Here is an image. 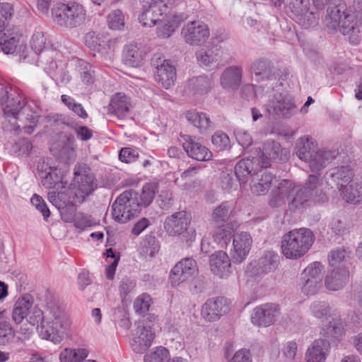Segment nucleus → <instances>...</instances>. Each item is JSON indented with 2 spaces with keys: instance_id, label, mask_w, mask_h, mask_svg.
I'll list each match as a JSON object with an SVG mask.
<instances>
[{
  "instance_id": "1",
  "label": "nucleus",
  "mask_w": 362,
  "mask_h": 362,
  "mask_svg": "<svg viewBox=\"0 0 362 362\" xmlns=\"http://www.w3.org/2000/svg\"><path fill=\"white\" fill-rule=\"evenodd\" d=\"M12 318L16 324L23 320L32 325L41 323L40 335L46 339L59 344L67 337L70 333L72 322L57 303L51 301L47 304L45 314L34 304V298L30 294H23L16 300Z\"/></svg>"
},
{
  "instance_id": "2",
  "label": "nucleus",
  "mask_w": 362,
  "mask_h": 362,
  "mask_svg": "<svg viewBox=\"0 0 362 362\" xmlns=\"http://www.w3.org/2000/svg\"><path fill=\"white\" fill-rule=\"evenodd\" d=\"M94 177L85 164H79L74 169V180L71 187L57 192L48 193L49 201L60 211L62 218L67 223L74 220L76 205L82 203L95 189Z\"/></svg>"
},
{
  "instance_id": "3",
  "label": "nucleus",
  "mask_w": 362,
  "mask_h": 362,
  "mask_svg": "<svg viewBox=\"0 0 362 362\" xmlns=\"http://www.w3.org/2000/svg\"><path fill=\"white\" fill-rule=\"evenodd\" d=\"M323 179L311 175L306 182V187L295 186L288 180H281L271 195L269 204L273 207H278L286 202L291 209L303 207L310 199L324 202L327 199L324 193Z\"/></svg>"
},
{
  "instance_id": "4",
  "label": "nucleus",
  "mask_w": 362,
  "mask_h": 362,
  "mask_svg": "<svg viewBox=\"0 0 362 362\" xmlns=\"http://www.w3.org/2000/svg\"><path fill=\"white\" fill-rule=\"evenodd\" d=\"M5 100V104L2 103L4 115L7 117H12L19 119L20 122L26 120L22 125L18 124V128L21 127L27 134H31L38 122L39 113L33 110L30 105H27L25 100L19 94L8 95V88L0 85V100L2 103Z\"/></svg>"
},
{
  "instance_id": "5",
  "label": "nucleus",
  "mask_w": 362,
  "mask_h": 362,
  "mask_svg": "<svg viewBox=\"0 0 362 362\" xmlns=\"http://www.w3.org/2000/svg\"><path fill=\"white\" fill-rule=\"evenodd\" d=\"M362 15L359 11L346 9L344 4L329 7L325 22L328 28L339 30L344 35H349V41L353 45L361 42L359 36Z\"/></svg>"
},
{
  "instance_id": "6",
  "label": "nucleus",
  "mask_w": 362,
  "mask_h": 362,
  "mask_svg": "<svg viewBox=\"0 0 362 362\" xmlns=\"http://www.w3.org/2000/svg\"><path fill=\"white\" fill-rule=\"evenodd\" d=\"M46 42V37L41 31H36L32 36L30 46L38 55L37 65L42 67L54 80L68 83L71 79V76L65 71V64L53 60L56 52L47 49Z\"/></svg>"
},
{
  "instance_id": "7",
  "label": "nucleus",
  "mask_w": 362,
  "mask_h": 362,
  "mask_svg": "<svg viewBox=\"0 0 362 362\" xmlns=\"http://www.w3.org/2000/svg\"><path fill=\"white\" fill-rule=\"evenodd\" d=\"M314 241L315 235L310 229H293L283 236L281 252L287 259H298L308 252Z\"/></svg>"
},
{
  "instance_id": "8",
  "label": "nucleus",
  "mask_w": 362,
  "mask_h": 362,
  "mask_svg": "<svg viewBox=\"0 0 362 362\" xmlns=\"http://www.w3.org/2000/svg\"><path fill=\"white\" fill-rule=\"evenodd\" d=\"M290 0L288 9L292 19L303 29H310L318 24L320 14L317 9L325 6L329 0Z\"/></svg>"
},
{
  "instance_id": "9",
  "label": "nucleus",
  "mask_w": 362,
  "mask_h": 362,
  "mask_svg": "<svg viewBox=\"0 0 362 362\" xmlns=\"http://www.w3.org/2000/svg\"><path fill=\"white\" fill-rule=\"evenodd\" d=\"M298 157L308 163L310 170L317 172L325 168L334 158V153L325 150H315V144L308 137H301L297 144Z\"/></svg>"
},
{
  "instance_id": "10",
  "label": "nucleus",
  "mask_w": 362,
  "mask_h": 362,
  "mask_svg": "<svg viewBox=\"0 0 362 362\" xmlns=\"http://www.w3.org/2000/svg\"><path fill=\"white\" fill-rule=\"evenodd\" d=\"M142 8L139 21L144 27H153L161 18L178 5L176 0H140Z\"/></svg>"
},
{
  "instance_id": "11",
  "label": "nucleus",
  "mask_w": 362,
  "mask_h": 362,
  "mask_svg": "<svg viewBox=\"0 0 362 362\" xmlns=\"http://www.w3.org/2000/svg\"><path fill=\"white\" fill-rule=\"evenodd\" d=\"M141 211L139 203V194L132 190L122 193L112 206L113 219L121 223H125L137 216Z\"/></svg>"
},
{
  "instance_id": "12",
  "label": "nucleus",
  "mask_w": 362,
  "mask_h": 362,
  "mask_svg": "<svg viewBox=\"0 0 362 362\" xmlns=\"http://www.w3.org/2000/svg\"><path fill=\"white\" fill-rule=\"evenodd\" d=\"M86 16V11L84 7L76 2L59 4L52 9L54 22L65 28L79 26L84 22Z\"/></svg>"
},
{
  "instance_id": "13",
  "label": "nucleus",
  "mask_w": 362,
  "mask_h": 362,
  "mask_svg": "<svg viewBox=\"0 0 362 362\" xmlns=\"http://www.w3.org/2000/svg\"><path fill=\"white\" fill-rule=\"evenodd\" d=\"M13 15V7L8 3L0 4V50L13 53L19 42L18 35L9 33L8 22Z\"/></svg>"
},
{
  "instance_id": "14",
  "label": "nucleus",
  "mask_w": 362,
  "mask_h": 362,
  "mask_svg": "<svg viewBox=\"0 0 362 362\" xmlns=\"http://www.w3.org/2000/svg\"><path fill=\"white\" fill-rule=\"evenodd\" d=\"M296 108L293 98L286 93H275L264 105L265 113L272 118H289Z\"/></svg>"
},
{
  "instance_id": "15",
  "label": "nucleus",
  "mask_w": 362,
  "mask_h": 362,
  "mask_svg": "<svg viewBox=\"0 0 362 362\" xmlns=\"http://www.w3.org/2000/svg\"><path fill=\"white\" fill-rule=\"evenodd\" d=\"M323 266L318 262L310 263L302 272L298 287L303 295H315L322 288Z\"/></svg>"
},
{
  "instance_id": "16",
  "label": "nucleus",
  "mask_w": 362,
  "mask_h": 362,
  "mask_svg": "<svg viewBox=\"0 0 362 362\" xmlns=\"http://www.w3.org/2000/svg\"><path fill=\"white\" fill-rule=\"evenodd\" d=\"M190 221V215L185 211H180L166 218L164 223V228L166 233L171 236L179 235L187 231L189 235L187 241H194L196 232L194 229L188 230Z\"/></svg>"
},
{
  "instance_id": "17",
  "label": "nucleus",
  "mask_w": 362,
  "mask_h": 362,
  "mask_svg": "<svg viewBox=\"0 0 362 362\" xmlns=\"http://www.w3.org/2000/svg\"><path fill=\"white\" fill-rule=\"evenodd\" d=\"M181 35L185 42L190 45H200L210 36L208 25L202 21H189L184 25Z\"/></svg>"
},
{
  "instance_id": "18",
  "label": "nucleus",
  "mask_w": 362,
  "mask_h": 362,
  "mask_svg": "<svg viewBox=\"0 0 362 362\" xmlns=\"http://www.w3.org/2000/svg\"><path fill=\"white\" fill-rule=\"evenodd\" d=\"M154 338L155 333L151 327L144 323H139L132 332L130 346L134 352L142 354L151 346Z\"/></svg>"
},
{
  "instance_id": "19",
  "label": "nucleus",
  "mask_w": 362,
  "mask_h": 362,
  "mask_svg": "<svg viewBox=\"0 0 362 362\" xmlns=\"http://www.w3.org/2000/svg\"><path fill=\"white\" fill-rule=\"evenodd\" d=\"M198 272L196 261L192 258H184L171 269L170 280L173 286L190 280Z\"/></svg>"
},
{
  "instance_id": "20",
  "label": "nucleus",
  "mask_w": 362,
  "mask_h": 362,
  "mask_svg": "<svg viewBox=\"0 0 362 362\" xmlns=\"http://www.w3.org/2000/svg\"><path fill=\"white\" fill-rule=\"evenodd\" d=\"M281 309L275 303H265L256 307L251 315L253 325L267 327L273 325L279 318Z\"/></svg>"
},
{
  "instance_id": "21",
  "label": "nucleus",
  "mask_w": 362,
  "mask_h": 362,
  "mask_svg": "<svg viewBox=\"0 0 362 362\" xmlns=\"http://www.w3.org/2000/svg\"><path fill=\"white\" fill-rule=\"evenodd\" d=\"M252 243V238L248 232L241 231L233 235L230 253L235 263H241L245 260L251 250Z\"/></svg>"
},
{
  "instance_id": "22",
  "label": "nucleus",
  "mask_w": 362,
  "mask_h": 362,
  "mask_svg": "<svg viewBox=\"0 0 362 362\" xmlns=\"http://www.w3.org/2000/svg\"><path fill=\"white\" fill-rule=\"evenodd\" d=\"M37 169L42 183L45 187L57 190L66 187L67 182L63 180L62 173L59 169L49 166L45 162L39 163Z\"/></svg>"
},
{
  "instance_id": "23",
  "label": "nucleus",
  "mask_w": 362,
  "mask_h": 362,
  "mask_svg": "<svg viewBox=\"0 0 362 362\" xmlns=\"http://www.w3.org/2000/svg\"><path fill=\"white\" fill-rule=\"evenodd\" d=\"M261 167L268 168L271 163L275 160H282L287 158L288 152L283 148L280 144L274 140H267L263 144L262 152L258 153Z\"/></svg>"
},
{
  "instance_id": "24",
  "label": "nucleus",
  "mask_w": 362,
  "mask_h": 362,
  "mask_svg": "<svg viewBox=\"0 0 362 362\" xmlns=\"http://www.w3.org/2000/svg\"><path fill=\"white\" fill-rule=\"evenodd\" d=\"M228 310L227 299L220 297L207 300L202 306L201 317L206 322H215Z\"/></svg>"
},
{
  "instance_id": "25",
  "label": "nucleus",
  "mask_w": 362,
  "mask_h": 362,
  "mask_svg": "<svg viewBox=\"0 0 362 362\" xmlns=\"http://www.w3.org/2000/svg\"><path fill=\"white\" fill-rule=\"evenodd\" d=\"M84 42L88 47L101 54L105 58H110L112 50L110 39L107 35L89 32L85 35Z\"/></svg>"
},
{
  "instance_id": "26",
  "label": "nucleus",
  "mask_w": 362,
  "mask_h": 362,
  "mask_svg": "<svg viewBox=\"0 0 362 362\" xmlns=\"http://www.w3.org/2000/svg\"><path fill=\"white\" fill-rule=\"evenodd\" d=\"M185 18V14L177 13L171 10L167 15L161 18V20L158 23L157 36L163 39L170 37Z\"/></svg>"
},
{
  "instance_id": "27",
  "label": "nucleus",
  "mask_w": 362,
  "mask_h": 362,
  "mask_svg": "<svg viewBox=\"0 0 362 362\" xmlns=\"http://www.w3.org/2000/svg\"><path fill=\"white\" fill-rule=\"evenodd\" d=\"M243 76L241 66H230L226 67L221 74L220 85L227 90H236L239 88Z\"/></svg>"
},
{
  "instance_id": "28",
  "label": "nucleus",
  "mask_w": 362,
  "mask_h": 362,
  "mask_svg": "<svg viewBox=\"0 0 362 362\" xmlns=\"http://www.w3.org/2000/svg\"><path fill=\"white\" fill-rule=\"evenodd\" d=\"M209 265L211 272L220 278H227L231 272L230 259L222 250L216 251L210 256Z\"/></svg>"
},
{
  "instance_id": "29",
  "label": "nucleus",
  "mask_w": 362,
  "mask_h": 362,
  "mask_svg": "<svg viewBox=\"0 0 362 362\" xmlns=\"http://www.w3.org/2000/svg\"><path fill=\"white\" fill-rule=\"evenodd\" d=\"M261 167L260 160L255 157L239 160L235 166V174L240 184H245L250 176L256 174Z\"/></svg>"
},
{
  "instance_id": "30",
  "label": "nucleus",
  "mask_w": 362,
  "mask_h": 362,
  "mask_svg": "<svg viewBox=\"0 0 362 362\" xmlns=\"http://www.w3.org/2000/svg\"><path fill=\"white\" fill-rule=\"evenodd\" d=\"M156 79L163 88L168 89L175 85L177 72L175 66L170 60L164 59L157 65Z\"/></svg>"
},
{
  "instance_id": "31",
  "label": "nucleus",
  "mask_w": 362,
  "mask_h": 362,
  "mask_svg": "<svg viewBox=\"0 0 362 362\" xmlns=\"http://www.w3.org/2000/svg\"><path fill=\"white\" fill-rule=\"evenodd\" d=\"M184 139L182 146L189 157L199 161L211 159L212 153L205 146L195 141L191 136H185Z\"/></svg>"
},
{
  "instance_id": "32",
  "label": "nucleus",
  "mask_w": 362,
  "mask_h": 362,
  "mask_svg": "<svg viewBox=\"0 0 362 362\" xmlns=\"http://www.w3.org/2000/svg\"><path fill=\"white\" fill-rule=\"evenodd\" d=\"M329 353V341L319 339L315 340L305 353L306 362H325Z\"/></svg>"
},
{
  "instance_id": "33",
  "label": "nucleus",
  "mask_w": 362,
  "mask_h": 362,
  "mask_svg": "<svg viewBox=\"0 0 362 362\" xmlns=\"http://www.w3.org/2000/svg\"><path fill=\"white\" fill-rule=\"evenodd\" d=\"M339 192L346 203L358 204L362 202V177H356L345 187H339Z\"/></svg>"
},
{
  "instance_id": "34",
  "label": "nucleus",
  "mask_w": 362,
  "mask_h": 362,
  "mask_svg": "<svg viewBox=\"0 0 362 362\" xmlns=\"http://www.w3.org/2000/svg\"><path fill=\"white\" fill-rule=\"evenodd\" d=\"M214 86L211 76L202 75L189 78L187 83L186 91L192 95H204L208 93Z\"/></svg>"
},
{
  "instance_id": "35",
  "label": "nucleus",
  "mask_w": 362,
  "mask_h": 362,
  "mask_svg": "<svg viewBox=\"0 0 362 362\" xmlns=\"http://www.w3.org/2000/svg\"><path fill=\"white\" fill-rule=\"evenodd\" d=\"M250 72L257 83L269 80L273 75L271 62L266 59L255 60L250 65Z\"/></svg>"
},
{
  "instance_id": "36",
  "label": "nucleus",
  "mask_w": 362,
  "mask_h": 362,
  "mask_svg": "<svg viewBox=\"0 0 362 362\" xmlns=\"http://www.w3.org/2000/svg\"><path fill=\"white\" fill-rule=\"evenodd\" d=\"M146 51L141 45L129 44L127 45L124 50V61L126 64L138 67L144 64Z\"/></svg>"
},
{
  "instance_id": "37",
  "label": "nucleus",
  "mask_w": 362,
  "mask_h": 362,
  "mask_svg": "<svg viewBox=\"0 0 362 362\" xmlns=\"http://www.w3.org/2000/svg\"><path fill=\"white\" fill-rule=\"evenodd\" d=\"M349 280V272L346 268L340 267L339 271L332 269L325 278V284L327 289L338 291L341 289Z\"/></svg>"
},
{
  "instance_id": "38",
  "label": "nucleus",
  "mask_w": 362,
  "mask_h": 362,
  "mask_svg": "<svg viewBox=\"0 0 362 362\" xmlns=\"http://www.w3.org/2000/svg\"><path fill=\"white\" fill-rule=\"evenodd\" d=\"M238 227V224L232 221L218 226L213 235L214 241L221 247H227L231 238H233V235L235 234L234 231Z\"/></svg>"
},
{
  "instance_id": "39",
  "label": "nucleus",
  "mask_w": 362,
  "mask_h": 362,
  "mask_svg": "<svg viewBox=\"0 0 362 362\" xmlns=\"http://www.w3.org/2000/svg\"><path fill=\"white\" fill-rule=\"evenodd\" d=\"M110 106L112 112L118 118L123 119L127 116L131 104L129 99L124 93H118L112 98Z\"/></svg>"
},
{
  "instance_id": "40",
  "label": "nucleus",
  "mask_w": 362,
  "mask_h": 362,
  "mask_svg": "<svg viewBox=\"0 0 362 362\" xmlns=\"http://www.w3.org/2000/svg\"><path fill=\"white\" fill-rule=\"evenodd\" d=\"M185 117L187 121L202 133L209 129L211 126V121L209 116L196 110H188Z\"/></svg>"
},
{
  "instance_id": "41",
  "label": "nucleus",
  "mask_w": 362,
  "mask_h": 362,
  "mask_svg": "<svg viewBox=\"0 0 362 362\" xmlns=\"http://www.w3.org/2000/svg\"><path fill=\"white\" fill-rule=\"evenodd\" d=\"M274 177L267 171L262 172L260 175L253 179L251 182V191L256 195L265 194L271 187Z\"/></svg>"
},
{
  "instance_id": "42",
  "label": "nucleus",
  "mask_w": 362,
  "mask_h": 362,
  "mask_svg": "<svg viewBox=\"0 0 362 362\" xmlns=\"http://www.w3.org/2000/svg\"><path fill=\"white\" fill-rule=\"evenodd\" d=\"M345 323L341 319L333 320L326 327L322 328L321 334L327 341L339 339L345 334Z\"/></svg>"
},
{
  "instance_id": "43",
  "label": "nucleus",
  "mask_w": 362,
  "mask_h": 362,
  "mask_svg": "<svg viewBox=\"0 0 362 362\" xmlns=\"http://www.w3.org/2000/svg\"><path fill=\"white\" fill-rule=\"evenodd\" d=\"M233 204L230 202H222L216 206L211 214V221L214 225H223L226 223L233 211Z\"/></svg>"
},
{
  "instance_id": "44",
  "label": "nucleus",
  "mask_w": 362,
  "mask_h": 362,
  "mask_svg": "<svg viewBox=\"0 0 362 362\" xmlns=\"http://www.w3.org/2000/svg\"><path fill=\"white\" fill-rule=\"evenodd\" d=\"M329 176L335 182L338 190L339 187H345L354 181V172L347 166H341L332 169Z\"/></svg>"
},
{
  "instance_id": "45",
  "label": "nucleus",
  "mask_w": 362,
  "mask_h": 362,
  "mask_svg": "<svg viewBox=\"0 0 362 362\" xmlns=\"http://www.w3.org/2000/svg\"><path fill=\"white\" fill-rule=\"evenodd\" d=\"M86 348H65L59 354L60 362H82L89 355Z\"/></svg>"
},
{
  "instance_id": "46",
  "label": "nucleus",
  "mask_w": 362,
  "mask_h": 362,
  "mask_svg": "<svg viewBox=\"0 0 362 362\" xmlns=\"http://www.w3.org/2000/svg\"><path fill=\"white\" fill-rule=\"evenodd\" d=\"M199 64L203 67L211 66L220 59L218 49H200L196 53Z\"/></svg>"
},
{
  "instance_id": "47",
  "label": "nucleus",
  "mask_w": 362,
  "mask_h": 362,
  "mask_svg": "<svg viewBox=\"0 0 362 362\" xmlns=\"http://www.w3.org/2000/svg\"><path fill=\"white\" fill-rule=\"evenodd\" d=\"M348 258V253L344 249L338 248L332 250L328 257L330 268L338 271L340 267L346 268L345 263Z\"/></svg>"
},
{
  "instance_id": "48",
  "label": "nucleus",
  "mask_w": 362,
  "mask_h": 362,
  "mask_svg": "<svg viewBox=\"0 0 362 362\" xmlns=\"http://www.w3.org/2000/svg\"><path fill=\"white\" fill-rule=\"evenodd\" d=\"M169 351L161 346L153 348L144 357V362H169Z\"/></svg>"
},
{
  "instance_id": "49",
  "label": "nucleus",
  "mask_w": 362,
  "mask_h": 362,
  "mask_svg": "<svg viewBox=\"0 0 362 362\" xmlns=\"http://www.w3.org/2000/svg\"><path fill=\"white\" fill-rule=\"evenodd\" d=\"M61 100L63 104L74 115L81 119H86L88 116L81 103H78L74 98L68 95H62Z\"/></svg>"
},
{
  "instance_id": "50",
  "label": "nucleus",
  "mask_w": 362,
  "mask_h": 362,
  "mask_svg": "<svg viewBox=\"0 0 362 362\" xmlns=\"http://www.w3.org/2000/svg\"><path fill=\"white\" fill-rule=\"evenodd\" d=\"M158 191V185L157 182H149L144 185L142 192L139 195V203L140 208L148 206L153 201L156 193Z\"/></svg>"
},
{
  "instance_id": "51",
  "label": "nucleus",
  "mask_w": 362,
  "mask_h": 362,
  "mask_svg": "<svg viewBox=\"0 0 362 362\" xmlns=\"http://www.w3.org/2000/svg\"><path fill=\"white\" fill-rule=\"evenodd\" d=\"M107 22L110 29L122 30L125 25V16L121 10H113L107 15Z\"/></svg>"
},
{
  "instance_id": "52",
  "label": "nucleus",
  "mask_w": 362,
  "mask_h": 362,
  "mask_svg": "<svg viewBox=\"0 0 362 362\" xmlns=\"http://www.w3.org/2000/svg\"><path fill=\"white\" fill-rule=\"evenodd\" d=\"M212 144L217 151H224L230 146L228 136L222 132H216L211 138Z\"/></svg>"
},
{
  "instance_id": "53",
  "label": "nucleus",
  "mask_w": 362,
  "mask_h": 362,
  "mask_svg": "<svg viewBox=\"0 0 362 362\" xmlns=\"http://www.w3.org/2000/svg\"><path fill=\"white\" fill-rule=\"evenodd\" d=\"M151 304V298L149 295L143 293L139 296L134 303V308L136 313H144L147 312Z\"/></svg>"
},
{
  "instance_id": "54",
  "label": "nucleus",
  "mask_w": 362,
  "mask_h": 362,
  "mask_svg": "<svg viewBox=\"0 0 362 362\" xmlns=\"http://www.w3.org/2000/svg\"><path fill=\"white\" fill-rule=\"evenodd\" d=\"M328 227L336 235H343L349 230V225L343 218L339 217L332 218Z\"/></svg>"
},
{
  "instance_id": "55",
  "label": "nucleus",
  "mask_w": 362,
  "mask_h": 362,
  "mask_svg": "<svg viewBox=\"0 0 362 362\" xmlns=\"http://www.w3.org/2000/svg\"><path fill=\"white\" fill-rule=\"evenodd\" d=\"M30 202L43 216L45 221L49 217L50 211L44 199L39 195L35 194L30 199Z\"/></svg>"
},
{
  "instance_id": "56",
  "label": "nucleus",
  "mask_w": 362,
  "mask_h": 362,
  "mask_svg": "<svg viewBox=\"0 0 362 362\" xmlns=\"http://www.w3.org/2000/svg\"><path fill=\"white\" fill-rule=\"evenodd\" d=\"M228 362H252V354L247 349H240L235 351L230 358L226 354Z\"/></svg>"
},
{
  "instance_id": "57",
  "label": "nucleus",
  "mask_w": 362,
  "mask_h": 362,
  "mask_svg": "<svg viewBox=\"0 0 362 362\" xmlns=\"http://www.w3.org/2000/svg\"><path fill=\"white\" fill-rule=\"evenodd\" d=\"M330 310L328 304L325 302H314L310 305V312L313 316L317 318H321L326 316Z\"/></svg>"
},
{
  "instance_id": "58",
  "label": "nucleus",
  "mask_w": 362,
  "mask_h": 362,
  "mask_svg": "<svg viewBox=\"0 0 362 362\" xmlns=\"http://www.w3.org/2000/svg\"><path fill=\"white\" fill-rule=\"evenodd\" d=\"M136 287V282L130 279H123L119 285V293L122 300H125L129 298V294L134 291Z\"/></svg>"
},
{
  "instance_id": "59",
  "label": "nucleus",
  "mask_w": 362,
  "mask_h": 362,
  "mask_svg": "<svg viewBox=\"0 0 362 362\" xmlns=\"http://www.w3.org/2000/svg\"><path fill=\"white\" fill-rule=\"evenodd\" d=\"M32 148L33 145L31 142L26 139H20L13 146V151L18 153V156H28Z\"/></svg>"
},
{
  "instance_id": "60",
  "label": "nucleus",
  "mask_w": 362,
  "mask_h": 362,
  "mask_svg": "<svg viewBox=\"0 0 362 362\" xmlns=\"http://www.w3.org/2000/svg\"><path fill=\"white\" fill-rule=\"evenodd\" d=\"M235 136L238 144L243 148L249 147L252 143L251 135L243 129H238L235 131Z\"/></svg>"
},
{
  "instance_id": "61",
  "label": "nucleus",
  "mask_w": 362,
  "mask_h": 362,
  "mask_svg": "<svg viewBox=\"0 0 362 362\" xmlns=\"http://www.w3.org/2000/svg\"><path fill=\"white\" fill-rule=\"evenodd\" d=\"M71 222L74 223L76 228L83 230L93 224L90 216L83 214H76V212H74V220Z\"/></svg>"
},
{
  "instance_id": "62",
  "label": "nucleus",
  "mask_w": 362,
  "mask_h": 362,
  "mask_svg": "<svg viewBox=\"0 0 362 362\" xmlns=\"http://www.w3.org/2000/svg\"><path fill=\"white\" fill-rule=\"evenodd\" d=\"M80 66L81 67V78L82 81L86 84L92 83L94 78V71L93 70L91 65L86 62H83Z\"/></svg>"
},
{
  "instance_id": "63",
  "label": "nucleus",
  "mask_w": 362,
  "mask_h": 362,
  "mask_svg": "<svg viewBox=\"0 0 362 362\" xmlns=\"http://www.w3.org/2000/svg\"><path fill=\"white\" fill-rule=\"evenodd\" d=\"M138 156L137 151L131 148H122L119 154V160L127 163L135 161Z\"/></svg>"
},
{
  "instance_id": "64",
  "label": "nucleus",
  "mask_w": 362,
  "mask_h": 362,
  "mask_svg": "<svg viewBox=\"0 0 362 362\" xmlns=\"http://www.w3.org/2000/svg\"><path fill=\"white\" fill-rule=\"evenodd\" d=\"M14 338V332L10 325L4 324L0 326V343L6 344Z\"/></svg>"
}]
</instances>
